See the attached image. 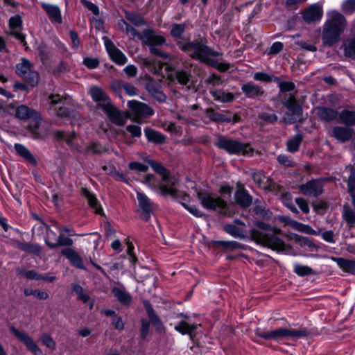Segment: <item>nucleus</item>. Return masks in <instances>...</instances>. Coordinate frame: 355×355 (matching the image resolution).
<instances>
[{
  "instance_id": "obj_1",
  "label": "nucleus",
  "mask_w": 355,
  "mask_h": 355,
  "mask_svg": "<svg viewBox=\"0 0 355 355\" xmlns=\"http://www.w3.org/2000/svg\"><path fill=\"white\" fill-rule=\"evenodd\" d=\"M148 163L159 177L147 175L145 178V184L155 192L171 196H178L177 180L168 175L166 170L159 163L153 160H150Z\"/></svg>"
},
{
  "instance_id": "obj_2",
  "label": "nucleus",
  "mask_w": 355,
  "mask_h": 355,
  "mask_svg": "<svg viewBox=\"0 0 355 355\" xmlns=\"http://www.w3.org/2000/svg\"><path fill=\"white\" fill-rule=\"evenodd\" d=\"M180 48L193 58L213 66L220 71H225L230 69L228 63L220 62V55L218 52L213 51L201 42L186 43L181 44Z\"/></svg>"
},
{
  "instance_id": "obj_3",
  "label": "nucleus",
  "mask_w": 355,
  "mask_h": 355,
  "mask_svg": "<svg viewBox=\"0 0 355 355\" xmlns=\"http://www.w3.org/2000/svg\"><path fill=\"white\" fill-rule=\"evenodd\" d=\"M261 230H252L250 232L252 239L259 244L266 246L277 252L286 254H290L291 249L286 246L284 241L276 236L280 234L281 230L274 228L263 223H257Z\"/></svg>"
},
{
  "instance_id": "obj_4",
  "label": "nucleus",
  "mask_w": 355,
  "mask_h": 355,
  "mask_svg": "<svg viewBox=\"0 0 355 355\" xmlns=\"http://www.w3.org/2000/svg\"><path fill=\"white\" fill-rule=\"evenodd\" d=\"M327 17L322 27V40L324 46H331L340 40L346 27V19L336 10L329 12Z\"/></svg>"
},
{
  "instance_id": "obj_5",
  "label": "nucleus",
  "mask_w": 355,
  "mask_h": 355,
  "mask_svg": "<svg viewBox=\"0 0 355 355\" xmlns=\"http://www.w3.org/2000/svg\"><path fill=\"white\" fill-rule=\"evenodd\" d=\"M256 335L266 340H279L283 338L297 339L306 336L307 332L304 329H294L279 328L269 331H264L260 329H256Z\"/></svg>"
},
{
  "instance_id": "obj_6",
  "label": "nucleus",
  "mask_w": 355,
  "mask_h": 355,
  "mask_svg": "<svg viewBox=\"0 0 355 355\" xmlns=\"http://www.w3.org/2000/svg\"><path fill=\"white\" fill-rule=\"evenodd\" d=\"M216 145L218 148L225 150L230 155L250 156L253 153V148L250 144L227 138H219Z\"/></svg>"
},
{
  "instance_id": "obj_7",
  "label": "nucleus",
  "mask_w": 355,
  "mask_h": 355,
  "mask_svg": "<svg viewBox=\"0 0 355 355\" xmlns=\"http://www.w3.org/2000/svg\"><path fill=\"white\" fill-rule=\"evenodd\" d=\"M197 196L204 208L209 210H218L226 214V202L216 194L210 192H198Z\"/></svg>"
},
{
  "instance_id": "obj_8",
  "label": "nucleus",
  "mask_w": 355,
  "mask_h": 355,
  "mask_svg": "<svg viewBox=\"0 0 355 355\" xmlns=\"http://www.w3.org/2000/svg\"><path fill=\"white\" fill-rule=\"evenodd\" d=\"M128 105L130 110L132 120L139 123H144L145 119L154 114L153 110L150 106L135 100L128 101Z\"/></svg>"
},
{
  "instance_id": "obj_9",
  "label": "nucleus",
  "mask_w": 355,
  "mask_h": 355,
  "mask_svg": "<svg viewBox=\"0 0 355 355\" xmlns=\"http://www.w3.org/2000/svg\"><path fill=\"white\" fill-rule=\"evenodd\" d=\"M141 38L144 43L150 46V51L152 53L164 58H168V55L161 52L159 49L157 47V45H162L165 42L166 40L163 36L155 34L151 30H146L142 33Z\"/></svg>"
},
{
  "instance_id": "obj_10",
  "label": "nucleus",
  "mask_w": 355,
  "mask_h": 355,
  "mask_svg": "<svg viewBox=\"0 0 355 355\" xmlns=\"http://www.w3.org/2000/svg\"><path fill=\"white\" fill-rule=\"evenodd\" d=\"M27 130L30 136L35 139H43L49 133L47 124L40 114H38V118L34 117L31 120Z\"/></svg>"
},
{
  "instance_id": "obj_11",
  "label": "nucleus",
  "mask_w": 355,
  "mask_h": 355,
  "mask_svg": "<svg viewBox=\"0 0 355 355\" xmlns=\"http://www.w3.org/2000/svg\"><path fill=\"white\" fill-rule=\"evenodd\" d=\"M17 73L23 77L31 86L33 87L37 85L38 73L31 70V64L28 60L22 59L21 62L17 65Z\"/></svg>"
},
{
  "instance_id": "obj_12",
  "label": "nucleus",
  "mask_w": 355,
  "mask_h": 355,
  "mask_svg": "<svg viewBox=\"0 0 355 355\" xmlns=\"http://www.w3.org/2000/svg\"><path fill=\"white\" fill-rule=\"evenodd\" d=\"M103 42L111 60L119 65L125 64L128 60L125 54L108 37H104Z\"/></svg>"
},
{
  "instance_id": "obj_13",
  "label": "nucleus",
  "mask_w": 355,
  "mask_h": 355,
  "mask_svg": "<svg viewBox=\"0 0 355 355\" xmlns=\"http://www.w3.org/2000/svg\"><path fill=\"white\" fill-rule=\"evenodd\" d=\"M51 104V108L56 105H60L58 110L56 111V115L58 116H67L69 114V110L66 105L70 103V98L69 96H63L60 94H51L49 97Z\"/></svg>"
},
{
  "instance_id": "obj_14",
  "label": "nucleus",
  "mask_w": 355,
  "mask_h": 355,
  "mask_svg": "<svg viewBox=\"0 0 355 355\" xmlns=\"http://www.w3.org/2000/svg\"><path fill=\"white\" fill-rule=\"evenodd\" d=\"M103 110L107 114L109 119L116 125H123L128 118L125 113L121 112L112 103L104 105Z\"/></svg>"
},
{
  "instance_id": "obj_15",
  "label": "nucleus",
  "mask_w": 355,
  "mask_h": 355,
  "mask_svg": "<svg viewBox=\"0 0 355 355\" xmlns=\"http://www.w3.org/2000/svg\"><path fill=\"white\" fill-rule=\"evenodd\" d=\"M11 331L19 340H20L26 345L28 349L34 355H43L42 350L37 347L34 340L26 333L24 331H20L15 327H11Z\"/></svg>"
},
{
  "instance_id": "obj_16",
  "label": "nucleus",
  "mask_w": 355,
  "mask_h": 355,
  "mask_svg": "<svg viewBox=\"0 0 355 355\" xmlns=\"http://www.w3.org/2000/svg\"><path fill=\"white\" fill-rule=\"evenodd\" d=\"M8 112L9 114H15V116L22 120L30 119L31 120L34 117L38 118V112L26 105H20L18 107H15L14 105H10Z\"/></svg>"
},
{
  "instance_id": "obj_17",
  "label": "nucleus",
  "mask_w": 355,
  "mask_h": 355,
  "mask_svg": "<svg viewBox=\"0 0 355 355\" xmlns=\"http://www.w3.org/2000/svg\"><path fill=\"white\" fill-rule=\"evenodd\" d=\"M300 192L306 196H318L323 191L322 182L320 180L309 181L300 186Z\"/></svg>"
},
{
  "instance_id": "obj_18",
  "label": "nucleus",
  "mask_w": 355,
  "mask_h": 355,
  "mask_svg": "<svg viewBox=\"0 0 355 355\" xmlns=\"http://www.w3.org/2000/svg\"><path fill=\"white\" fill-rule=\"evenodd\" d=\"M322 14V6L318 3H313L304 10L303 18L306 22L311 23L320 20Z\"/></svg>"
},
{
  "instance_id": "obj_19",
  "label": "nucleus",
  "mask_w": 355,
  "mask_h": 355,
  "mask_svg": "<svg viewBox=\"0 0 355 355\" xmlns=\"http://www.w3.org/2000/svg\"><path fill=\"white\" fill-rule=\"evenodd\" d=\"M284 105L292 112V116L288 119L284 118V121L290 123L296 121L302 114V107L297 103L295 98L291 96L285 101Z\"/></svg>"
},
{
  "instance_id": "obj_20",
  "label": "nucleus",
  "mask_w": 355,
  "mask_h": 355,
  "mask_svg": "<svg viewBox=\"0 0 355 355\" xmlns=\"http://www.w3.org/2000/svg\"><path fill=\"white\" fill-rule=\"evenodd\" d=\"M41 6L45 10L50 21L53 24H61L62 22L61 10L57 5L41 3Z\"/></svg>"
},
{
  "instance_id": "obj_21",
  "label": "nucleus",
  "mask_w": 355,
  "mask_h": 355,
  "mask_svg": "<svg viewBox=\"0 0 355 355\" xmlns=\"http://www.w3.org/2000/svg\"><path fill=\"white\" fill-rule=\"evenodd\" d=\"M9 27L10 28V34L13 35L21 42H25V36L21 33L22 19L20 15H16L10 18Z\"/></svg>"
},
{
  "instance_id": "obj_22",
  "label": "nucleus",
  "mask_w": 355,
  "mask_h": 355,
  "mask_svg": "<svg viewBox=\"0 0 355 355\" xmlns=\"http://www.w3.org/2000/svg\"><path fill=\"white\" fill-rule=\"evenodd\" d=\"M139 208L146 219H148L153 209V205L150 200L141 192H137Z\"/></svg>"
},
{
  "instance_id": "obj_23",
  "label": "nucleus",
  "mask_w": 355,
  "mask_h": 355,
  "mask_svg": "<svg viewBox=\"0 0 355 355\" xmlns=\"http://www.w3.org/2000/svg\"><path fill=\"white\" fill-rule=\"evenodd\" d=\"M89 94L92 99L97 103L98 107L104 109V105L110 104V100L107 94L98 87H92L89 89Z\"/></svg>"
},
{
  "instance_id": "obj_24",
  "label": "nucleus",
  "mask_w": 355,
  "mask_h": 355,
  "mask_svg": "<svg viewBox=\"0 0 355 355\" xmlns=\"http://www.w3.org/2000/svg\"><path fill=\"white\" fill-rule=\"evenodd\" d=\"M225 230L232 236L239 238L245 237L248 232L245 230V223L240 220H235L234 223L226 225Z\"/></svg>"
},
{
  "instance_id": "obj_25",
  "label": "nucleus",
  "mask_w": 355,
  "mask_h": 355,
  "mask_svg": "<svg viewBox=\"0 0 355 355\" xmlns=\"http://www.w3.org/2000/svg\"><path fill=\"white\" fill-rule=\"evenodd\" d=\"M55 137L58 140H63L68 145L77 148L78 150H81V147L79 146L78 141V136L74 132L68 134L63 131H56L55 132Z\"/></svg>"
},
{
  "instance_id": "obj_26",
  "label": "nucleus",
  "mask_w": 355,
  "mask_h": 355,
  "mask_svg": "<svg viewBox=\"0 0 355 355\" xmlns=\"http://www.w3.org/2000/svg\"><path fill=\"white\" fill-rule=\"evenodd\" d=\"M145 66L155 74H160L164 76L163 73V68L165 67V69L167 72L171 70V68L168 65H165L164 63L157 60H145Z\"/></svg>"
},
{
  "instance_id": "obj_27",
  "label": "nucleus",
  "mask_w": 355,
  "mask_h": 355,
  "mask_svg": "<svg viewBox=\"0 0 355 355\" xmlns=\"http://www.w3.org/2000/svg\"><path fill=\"white\" fill-rule=\"evenodd\" d=\"M177 191L178 196L177 195L173 197L182 200V202L181 203L187 210H188L191 214L196 217H200L203 215L202 211H200L195 205H189L186 203V202H187L189 198V196L187 193L181 191L178 189V188H177Z\"/></svg>"
},
{
  "instance_id": "obj_28",
  "label": "nucleus",
  "mask_w": 355,
  "mask_h": 355,
  "mask_svg": "<svg viewBox=\"0 0 355 355\" xmlns=\"http://www.w3.org/2000/svg\"><path fill=\"white\" fill-rule=\"evenodd\" d=\"M61 253L65 256L73 266L78 268H84L82 258L74 250L71 248H64L62 250Z\"/></svg>"
},
{
  "instance_id": "obj_29",
  "label": "nucleus",
  "mask_w": 355,
  "mask_h": 355,
  "mask_svg": "<svg viewBox=\"0 0 355 355\" xmlns=\"http://www.w3.org/2000/svg\"><path fill=\"white\" fill-rule=\"evenodd\" d=\"M15 149L17 154L32 165L37 164V160L31 152L24 145L20 144H15Z\"/></svg>"
},
{
  "instance_id": "obj_30",
  "label": "nucleus",
  "mask_w": 355,
  "mask_h": 355,
  "mask_svg": "<svg viewBox=\"0 0 355 355\" xmlns=\"http://www.w3.org/2000/svg\"><path fill=\"white\" fill-rule=\"evenodd\" d=\"M112 293L114 297L123 304L129 305L132 302V296L128 293L125 289L122 287H114Z\"/></svg>"
},
{
  "instance_id": "obj_31",
  "label": "nucleus",
  "mask_w": 355,
  "mask_h": 355,
  "mask_svg": "<svg viewBox=\"0 0 355 355\" xmlns=\"http://www.w3.org/2000/svg\"><path fill=\"white\" fill-rule=\"evenodd\" d=\"M353 134L352 130L349 128L336 127L333 130V135L342 142L352 139Z\"/></svg>"
},
{
  "instance_id": "obj_32",
  "label": "nucleus",
  "mask_w": 355,
  "mask_h": 355,
  "mask_svg": "<svg viewBox=\"0 0 355 355\" xmlns=\"http://www.w3.org/2000/svg\"><path fill=\"white\" fill-rule=\"evenodd\" d=\"M198 326H200L198 324H189L186 321H181L175 327V329L182 335L189 334L190 338L193 339V332Z\"/></svg>"
},
{
  "instance_id": "obj_33",
  "label": "nucleus",
  "mask_w": 355,
  "mask_h": 355,
  "mask_svg": "<svg viewBox=\"0 0 355 355\" xmlns=\"http://www.w3.org/2000/svg\"><path fill=\"white\" fill-rule=\"evenodd\" d=\"M342 270L351 273H355V261L341 257H332L331 259Z\"/></svg>"
},
{
  "instance_id": "obj_34",
  "label": "nucleus",
  "mask_w": 355,
  "mask_h": 355,
  "mask_svg": "<svg viewBox=\"0 0 355 355\" xmlns=\"http://www.w3.org/2000/svg\"><path fill=\"white\" fill-rule=\"evenodd\" d=\"M46 243L51 248H55L58 246H69L73 244V240L70 238L66 237L62 234H60V236L55 239L54 242L50 241V236L48 234L47 239H46Z\"/></svg>"
},
{
  "instance_id": "obj_35",
  "label": "nucleus",
  "mask_w": 355,
  "mask_h": 355,
  "mask_svg": "<svg viewBox=\"0 0 355 355\" xmlns=\"http://www.w3.org/2000/svg\"><path fill=\"white\" fill-rule=\"evenodd\" d=\"M242 92L248 97H253L261 95V88L252 83H248L242 85Z\"/></svg>"
},
{
  "instance_id": "obj_36",
  "label": "nucleus",
  "mask_w": 355,
  "mask_h": 355,
  "mask_svg": "<svg viewBox=\"0 0 355 355\" xmlns=\"http://www.w3.org/2000/svg\"><path fill=\"white\" fill-rule=\"evenodd\" d=\"M235 200L236 203L243 207H249L252 203V198L250 196L242 189H239L236 192Z\"/></svg>"
},
{
  "instance_id": "obj_37",
  "label": "nucleus",
  "mask_w": 355,
  "mask_h": 355,
  "mask_svg": "<svg viewBox=\"0 0 355 355\" xmlns=\"http://www.w3.org/2000/svg\"><path fill=\"white\" fill-rule=\"evenodd\" d=\"M144 134L148 141L155 144H162L165 141V137L153 129L145 128Z\"/></svg>"
},
{
  "instance_id": "obj_38",
  "label": "nucleus",
  "mask_w": 355,
  "mask_h": 355,
  "mask_svg": "<svg viewBox=\"0 0 355 355\" xmlns=\"http://www.w3.org/2000/svg\"><path fill=\"white\" fill-rule=\"evenodd\" d=\"M282 221L287 222L288 224L292 227L293 228L304 232L305 233L309 234H315V232L309 225H302L297 221L293 220H288L287 218H282Z\"/></svg>"
},
{
  "instance_id": "obj_39",
  "label": "nucleus",
  "mask_w": 355,
  "mask_h": 355,
  "mask_svg": "<svg viewBox=\"0 0 355 355\" xmlns=\"http://www.w3.org/2000/svg\"><path fill=\"white\" fill-rule=\"evenodd\" d=\"M343 49L347 57L355 59V36L344 42Z\"/></svg>"
},
{
  "instance_id": "obj_40",
  "label": "nucleus",
  "mask_w": 355,
  "mask_h": 355,
  "mask_svg": "<svg viewBox=\"0 0 355 355\" xmlns=\"http://www.w3.org/2000/svg\"><path fill=\"white\" fill-rule=\"evenodd\" d=\"M84 194L89 206L94 209L96 214H101L103 209L94 195L87 190L84 191Z\"/></svg>"
},
{
  "instance_id": "obj_41",
  "label": "nucleus",
  "mask_w": 355,
  "mask_h": 355,
  "mask_svg": "<svg viewBox=\"0 0 355 355\" xmlns=\"http://www.w3.org/2000/svg\"><path fill=\"white\" fill-rule=\"evenodd\" d=\"M145 306L152 324L157 328V330L161 331L162 329L163 325L162 322L159 320L158 317L155 315L152 306L148 302H145Z\"/></svg>"
},
{
  "instance_id": "obj_42",
  "label": "nucleus",
  "mask_w": 355,
  "mask_h": 355,
  "mask_svg": "<svg viewBox=\"0 0 355 355\" xmlns=\"http://www.w3.org/2000/svg\"><path fill=\"white\" fill-rule=\"evenodd\" d=\"M317 114L321 119L331 121L337 116V112L331 108L318 107Z\"/></svg>"
},
{
  "instance_id": "obj_43",
  "label": "nucleus",
  "mask_w": 355,
  "mask_h": 355,
  "mask_svg": "<svg viewBox=\"0 0 355 355\" xmlns=\"http://www.w3.org/2000/svg\"><path fill=\"white\" fill-rule=\"evenodd\" d=\"M211 94L215 100L222 103L230 102L234 99V95L230 92L211 91Z\"/></svg>"
},
{
  "instance_id": "obj_44",
  "label": "nucleus",
  "mask_w": 355,
  "mask_h": 355,
  "mask_svg": "<svg viewBox=\"0 0 355 355\" xmlns=\"http://www.w3.org/2000/svg\"><path fill=\"white\" fill-rule=\"evenodd\" d=\"M302 141V136L300 134L296 135L287 141V150L291 153L297 151Z\"/></svg>"
},
{
  "instance_id": "obj_45",
  "label": "nucleus",
  "mask_w": 355,
  "mask_h": 355,
  "mask_svg": "<svg viewBox=\"0 0 355 355\" xmlns=\"http://www.w3.org/2000/svg\"><path fill=\"white\" fill-rule=\"evenodd\" d=\"M342 121L348 125H353L355 124V112L351 110H343L340 114Z\"/></svg>"
},
{
  "instance_id": "obj_46",
  "label": "nucleus",
  "mask_w": 355,
  "mask_h": 355,
  "mask_svg": "<svg viewBox=\"0 0 355 355\" xmlns=\"http://www.w3.org/2000/svg\"><path fill=\"white\" fill-rule=\"evenodd\" d=\"M294 272L300 277L313 274V269L307 266L300 263H295L293 266Z\"/></svg>"
},
{
  "instance_id": "obj_47",
  "label": "nucleus",
  "mask_w": 355,
  "mask_h": 355,
  "mask_svg": "<svg viewBox=\"0 0 355 355\" xmlns=\"http://www.w3.org/2000/svg\"><path fill=\"white\" fill-rule=\"evenodd\" d=\"M185 26L181 24H175L172 26V29L171 31V35L176 38L180 39L182 38V34L184 32Z\"/></svg>"
},
{
  "instance_id": "obj_48",
  "label": "nucleus",
  "mask_w": 355,
  "mask_h": 355,
  "mask_svg": "<svg viewBox=\"0 0 355 355\" xmlns=\"http://www.w3.org/2000/svg\"><path fill=\"white\" fill-rule=\"evenodd\" d=\"M125 17L131 23L137 26L144 24V19L135 13L126 12Z\"/></svg>"
},
{
  "instance_id": "obj_49",
  "label": "nucleus",
  "mask_w": 355,
  "mask_h": 355,
  "mask_svg": "<svg viewBox=\"0 0 355 355\" xmlns=\"http://www.w3.org/2000/svg\"><path fill=\"white\" fill-rule=\"evenodd\" d=\"M342 9L346 14L355 12V0H345L342 3Z\"/></svg>"
},
{
  "instance_id": "obj_50",
  "label": "nucleus",
  "mask_w": 355,
  "mask_h": 355,
  "mask_svg": "<svg viewBox=\"0 0 355 355\" xmlns=\"http://www.w3.org/2000/svg\"><path fill=\"white\" fill-rule=\"evenodd\" d=\"M343 217L350 226L355 223V212L347 207H344Z\"/></svg>"
},
{
  "instance_id": "obj_51",
  "label": "nucleus",
  "mask_w": 355,
  "mask_h": 355,
  "mask_svg": "<svg viewBox=\"0 0 355 355\" xmlns=\"http://www.w3.org/2000/svg\"><path fill=\"white\" fill-rule=\"evenodd\" d=\"M176 78L179 83L187 85L189 81V75L183 70L177 71L175 73Z\"/></svg>"
},
{
  "instance_id": "obj_52",
  "label": "nucleus",
  "mask_w": 355,
  "mask_h": 355,
  "mask_svg": "<svg viewBox=\"0 0 355 355\" xmlns=\"http://www.w3.org/2000/svg\"><path fill=\"white\" fill-rule=\"evenodd\" d=\"M129 168L133 171H137L139 172H146L147 171L148 166L141 162H132L129 164Z\"/></svg>"
},
{
  "instance_id": "obj_53",
  "label": "nucleus",
  "mask_w": 355,
  "mask_h": 355,
  "mask_svg": "<svg viewBox=\"0 0 355 355\" xmlns=\"http://www.w3.org/2000/svg\"><path fill=\"white\" fill-rule=\"evenodd\" d=\"M254 79L257 81L269 83L273 79L271 76L263 72H257L254 74Z\"/></svg>"
},
{
  "instance_id": "obj_54",
  "label": "nucleus",
  "mask_w": 355,
  "mask_h": 355,
  "mask_svg": "<svg viewBox=\"0 0 355 355\" xmlns=\"http://www.w3.org/2000/svg\"><path fill=\"white\" fill-rule=\"evenodd\" d=\"M40 340L42 342V343L46 345L47 347L53 349L55 347V343L53 340V338L47 335V334H43L40 337Z\"/></svg>"
},
{
  "instance_id": "obj_55",
  "label": "nucleus",
  "mask_w": 355,
  "mask_h": 355,
  "mask_svg": "<svg viewBox=\"0 0 355 355\" xmlns=\"http://www.w3.org/2000/svg\"><path fill=\"white\" fill-rule=\"evenodd\" d=\"M127 131L133 137H139L141 135V129L136 125H129L126 127Z\"/></svg>"
},
{
  "instance_id": "obj_56",
  "label": "nucleus",
  "mask_w": 355,
  "mask_h": 355,
  "mask_svg": "<svg viewBox=\"0 0 355 355\" xmlns=\"http://www.w3.org/2000/svg\"><path fill=\"white\" fill-rule=\"evenodd\" d=\"M73 290L78 295V298L81 300L83 302H87L89 300V295L84 293L83 289L80 286H74Z\"/></svg>"
},
{
  "instance_id": "obj_57",
  "label": "nucleus",
  "mask_w": 355,
  "mask_h": 355,
  "mask_svg": "<svg viewBox=\"0 0 355 355\" xmlns=\"http://www.w3.org/2000/svg\"><path fill=\"white\" fill-rule=\"evenodd\" d=\"M253 178L254 182H256L260 187H262L263 188H266L270 184V183H268L266 184V185H262V183L264 182L265 180H266V181L268 182L269 179L261 173L254 174Z\"/></svg>"
},
{
  "instance_id": "obj_58",
  "label": "nucleus",
  "mask_w": 355,
  "mask_h": 355,
  "mask_svg": "<svg viewBox=\"0 0 355 355\" xmlns=\"http://www.w3.org/2000/svg\"><path fill=\"white\" fill-rule=\"evenodd\" d=\"M295 202L304 213L307 214L309 212V207L306 200L302 198H296Z\"/></svg>"
},
{
  "instance_id": "obj_59",
  "label": "nucleus",
  "mask_w": 355,
  "mask_h": 355,
  "mask_svg": "<svg viewBox=\"0 0 355 355\" xmlns=\"http://www.w3.org/2000/svg\"><path fill=\"white\" fill-rule=\"evenodd\" d=\"M84 64L89 69H95L98 65V60L96 58H85L83 60Z\"/></svg>"
},
{
  "instance_id": "obj_60",
  "label": "nucleus",
  "mask_w": 355,
  "mask_h": 355,
  "mask_svg": "<svg viewBox=\"0 0 355 355\" xmlns=\"http://www.w3.org/2000/svg\"><path fill=\"white\" fill-rule=\"evenodd\" d=\"M284 45L281 42H275L270 46L269 53L277 54L283 49Z\"/></svg>"
},
{
  "instance_id": "obj_61",
  "label": "nucleus",
  "mask_w": 355,
  "mask_h": 355,
  "mask_svg": "<svg viewBox=\"0 0 355 355\" xmlns=\"http://www.w3.org/2000/svg\"><path fill=\"white\" fill-rule=\"evenodd\" d=\"M69 35L71 40L72 47L75 49H77L80 45V41L78 34L75 31H71L69 33Z\"/></svg>"
},
{
  "instance_id": "obj_62",
  "label": "nucleus",
  "mask_w": 355,
  "mask_h": 355,
  "mask_svg": "<svg viewBox=\"0 0 355 355\" xmlns=\"http://www.w3.org/2000/svg\"><path fill=\"white\" fill-rule=\"evenodd\" d=\"M279 86L282 92H289L295 88V85L291 82H279Z\"/></svg>"
},
{
  "instance_id": "obj_63",
  "label": "nucleus",
  "mask_w": 355,
  "mask_h": 355,
  "mask_svg": "<svg viewBox=\"0 0 355 355\" xmlns=\"http://www.w3.org/2000/svg\"><path fill=\"white\" fill-rule=\"evenodd\" d=\"M125 73L130 77H135L137 73V69L135 65L129 64L124 68Z\"/></svg>"
},
{
  "instance_id": "obj_64",
  "label": "nucleus",
  "mask_w": 355,
  "mask_h": 355,
  "mask_svg": "<svg viewBox=\"0 0 355 355\" xmlns=\"http://www.w3.org/2000/svg\"><path fill=\"white\" fill-rule=\"evenodd\" d=\"M348 191L349 194H355V175H352L348 180Z\"/></svg>"
}]
</instances>
